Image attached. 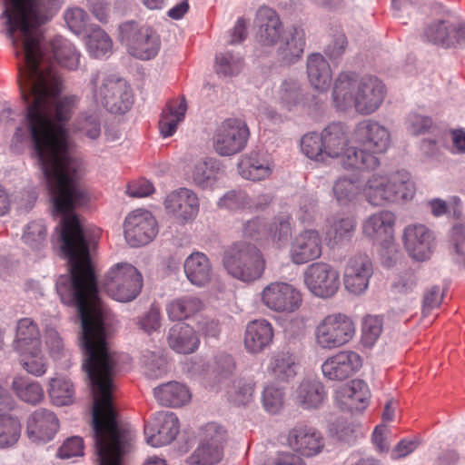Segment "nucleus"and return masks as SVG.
<instances>
[{
	"instance_id": "61",
	"label": "nucleus",
	"mask_w": 465,
	"mask_h": 465,
	"mask_svg": "<svg viewBox=\"0 0 465 465\" xmlns=\"http://www.w3.org/2000/svg\"><path fill=\"white\" fill-rule=\"evenodd\" d=\"M86 12L78 7L70 8L64 14V20L69 29L76 35H79L86 25Z\"/></svg>"
},
{
	"instance_id": "33",
	"label": "nucleus",
	"mask_w": 465,
	"mask_h": 465,
	"mask_svg": "<svg viewBox=\"0 0 465 465\" xmlns=\"http://www.w3.org/2000/svg\"><path fill=\"white\" fill-rule=\"evenodd\" d=\"M153 395L161 405L173 408L185 405L192 397L189 389L177 381H169L156 387Z\"/></svg>"
},
{
	"instance_id": "29",
	"label": "nucleus",
	"mask_w": 465,
	"mask_h": 465,
	"mask_svg": "<svg viewBox=\"0 0 465 465\" xmlns=\"http://www.w3.org/2000/svg\"><path fill=\"white\" fill-rule=\"evenodd\" d=\"M237 167L242 178L261 181L271 175L273 165L269 159L260 153L251 152L242 157Z\"/></svg>"
},
{
	"instance_id": "30",
	"label": "nucleus",
	"mask_w": 465,
	"mask_h": 465,
	"mask_svg": "<svg viewBox=\"0 0 465 465\" xmlns=\"http://www.w3.org/2000/svg\"><path fill=\"white\" fill-rule=\"evenodd\" d=\"M41 345V333L36 322L31 318L20 319L16 324L14 350L17 353L25 352L29 350L35 351Z\"/></svg>"
},
{
	"instance_id": "18",
	"label": "nucleus",
	"mask_w": 465,
	"mask_h": 465,
	"mask_svg": "<svg viewBox=\"0 0 465 465\" xmlns=\"http://www.w3.org/2000/svg\"><path fill=\"white\" fill-rule=\"evenodd\" d=\"M373 273L372 263L368 255L358 253L351 257L344 270V285L351 293L361 294L369 286Z\"/></svg>"
},
{
	"instance_id": "13",
	"label": "nucleus",
	"mask_w": 465,
	"mask_h": 465,
	"mask_svg": "<svg viewBox=\"0 0 465 465\" xmlns=\"http://www.w3.org/2000/svg\"><path fill=\"white\" fill-rule=\"evenodd\" d=\"M180 430L179 420L169 411L158 412L153 420L144 426L146 442L153 447H161L173 441Z\"/></svg>"
},
{
	"instance_id": "40",
	"label": "nucleus",
	"mask_w": 465,
	"mask_h": 465,
	"mask_svg": "<svg viewBox=\"0 0 465 465\" xmlns=\"http://www.w3.org/2000/svg\"><path fill=\"white\" fill-rule=\"evenodd\" d=\"M203 307V302L198 297L185 295L168 303L166 311L170 320L181 322L195 315Z\"/></svg>"
},
{
	"instance_id": "32",
	"label": "nucleus",
	"mask_w": 465,
	"mask_h": 465,
	"mask_svg": "<svg viewBox=\"0 0 465 465\" xmlns=\"http://www.w3.org/2000/svg\"><path fill=\"white\" fill-rule=\"evenodd\" d=\"M168 343L178 353L188 354L197 349L199 338L193 327L184 322H179L170 329Z\"/></svg>"
},
{
	"instance_id": "28",
	"label": "nucleus",
	"mask_w": 465,
	"mask_h": 465,
	"mask_svg": "<svg viewBox=\"0 0 465 465\" xmlns=\"http://www.w3.org/2000/svg\"><path fill=\"white\" fill-rule=\"evenodd\" d=\"M183 270L188 281L197 287L205 286L212 280V264L203 252L191 253L184 261Z\"/></svg>"
},
{
	"instance_id": "19",
	"label": "nucleus",
	"mask_w": 465,
	"mask_h": 465,
	"mask_svg": "<svg viewBox=\"0 0 465 465\" xmlns=\"http://www.w3.org/2000/svg\"><path fill=\"white\" fill-rule=\"evenodd\" d=\"M404 246L417 261L429 259L434 248L433 232L423 224H410L403 232Z\"/></svg>"
},
{
	"instance_id": "4",
	"label": "nucleus",
	"mask_w": 465,
	"mask_h": 465,
	"mask_svg": "<svg viewBox=\"0 0 465 465\" xmlns=\"http://www.w3.org/2000/svg\"><path fill=\"white\" fill-rule=\"evenodd\" d=\"M223 264L232 278L243 282L260 279L265 270V260L261 251L246 242L229 246L223 252Z\"/></svg>"
},
{
	"instance_id": "52",
	"label": "nucleus",
	"mask_w": 465,
	"mask_h": 465,
	"mask_svg": "<svg viewBox=\"0 0 465 465\" xmlns=\"http://www.w3.org/2000/svg\"><path fill=\"white\" fill-rule=\"evenodd\" d=\"M23 242L32 250H41L45 245L46 228L42 221L29 223L22 236Z\"/></svg>"
},
{
	"instance_id": "5",
	"label": "nucleus",
	"mask_w": 465,
	"mask_h": 465,
	"mask_svg": "<svg viewBox=\"0 0 465 465\" xmlns=\"http://www.w3.org/2000/svg\"><path fill=\"white\" fill-rule=\"evenodd\" d=\"M91 83L94 101L108 112L122 114L131 108L134 97L124 79L114 74H96Z\"/></svg>"
},
{
	"instance_id": "2",
	"label": "nucleus",
	"mask_w": 465,
	"mask_h": 465,
	"mask_svg": "<svg viewBox=\"0 0 465 465\" xmlns=\"http://www.w3.org/2000/svg\"><path fill=\"white\" fill-rule=\"evenodd\" d=\"M384 97V84L375 76L357 79L353 74L341 73L334 82L332 103L340 111L354 108L358 114L368 115L381 106Z\"/></svg>"
},
{
	"instance_id": "45",
	"label": "nucleus",
	"mask_w": 465,
	"mask_h": 465,
	"mask_svg": "<svg viewBox=\"0 0 465 465\" xmlns=\"http://www.w3.org/2000/svg\"><path fill=\"white\" fill-rule=\"evenodd\" d=\"M279 97L289 111L304 104V94L296 80H284L280 87Z\"/></svg>"
},
{
	"instance_id": "51",
	"label": "nucleus",
	"mask_w": 465,
	"mask_h": 465,
	"mask_svg": "<svg viewBox=\"0 0 465 465\" xmlns=\"http://www.w3.org/2000/svg\"><path fill=\"white\" fill-rule=\"evenodd\" d=\"M449 242L455 262L465 266V228L462 223L453 224L449 233Z\"/></svg>"
},
{
	"instance_id": "3",
	"label": "nucleus",
	"mask_w": 465,
	"mask_h": 465,
	"mask_svg": "<svg viewBox=\"0 0 465 465\" xmlns=\"http://www.w3.org/2000/svg\"><path fill=\"white\" fill-rule=\"evenodd\" d=\"M366 201L373 206H385L403 200H411L415 186L406 171L389 174L373 173L363 187Z\"/></svg>"
},
{
	"instance_id": "9",
	"label": "nucleus",
	"mask_w": 465,
	"mask_h": 465,
	"mask_svg": "<svg viewBox=\"0 0 465 465\" xmlns=\"http://www.w3.org/2000/svg\"><path fill=\"white\" fill-rule=\"evenodd\" d=\"M249 136L250 131L243 120L228 118L215 129L213 146L221 156L234 155L245 148Z\"/></svg>"
},
{
	"instance_id": "23",
	"label": "nucleus",
	"mask_w": 465,
	"mask_h": 465,
	"mask_svg": "<svg viewBox=\"0 0 465 465\" xmlns=\"http://www.w3.org/2000/svg\"><path fill=\"white\" fill-rule=\"evenodd\" d=\"M429 42L446 47L465 44V24L454 25L445 20L431 23L424 31Z\"/></svg>"
},
{
	"instance_id": "6",
	"label": "nucleus",
	"mask_w": 465,
	"mask_h": 465,
	"mask_svg": "<svg viewBox=\"0 0 465 465\" xmlns=\"http://www.w3.org/2000/svg\"><path fill=\"white\" fill-rule=\"evenodd\" d=\"M117 39L132 56L140 60L155 57L161 47V38L157 32L134 20L119 25Z\"/></svg>"
},
{
	"instance_id": "59",
	"label": "nucleus",
	"mask_w": 465,
	"mask_h": 465,
	"mask_svg": "<svg viewBox=\"0 0 465 465\" xmlns=\"http://www.w3.org/2000/svg\"><path fill=\"white\" fill-rule=\"evenodd\" d=\"M382 331V321L379 316H367L362 322V341L372 346Z\"/></svg>"
},
{
	"instance_id": "24",
	"label": "nucleus",
	"mask_w": 465,
	"mask_h": 465,
	"mask_svg": "<svg viewBox=\"0 0 465 465\" xmlns=\"http://www.w3.org/2000/svg\"><path fill=\"white\" fill-rule=\"evenodd\" d=\"M396 217L390 211H380L369 216L363 223L366 237L379 244H387L393 240Z\"/></svg>"
},
{
	"instance_id": "60",
	"label": "nucleus",
	"mask_w": 465,
	"mask_h": 465,
	"mask_svg": "<svg viewBox=\"0 0 465 465\" xmlns=\"http://www.w3.org/2000/svg\"><path fill=\"white\" fill-rule=\"evenodd\" d=\"M283 401V392L274 386H268L262 393V403L265 410L270 413H277Z\"/></svg>"
},
{
	"instance_id": "39",
	"label": "nucleus",
	"mask_w": 465,
	"mask_h": 465,
	"mask_svg": "<svg viewBox=\"0 0 465 465\" xmlns=\"http://www.w3.org/2000/svg\"><path fill=\"white\" fill-rule=\"evenodd\" d=\"M186 111L187 104L183 97L179 103L172 102L166 105L159 121V129L163 137L172 136L175 133L177 125L183 120Z\"/></svg>"
},
{
	"instance_id": "56",
	"label": "nucleus",
	"mask_w": 465,
	"mask_h": 465,
	"mask_svg": "<svg viewBox=\"0 0 465 465\" xmlns=\"http://www.w3.org/2000/svg\"><path fill=\"white\" fill-rule=\"evenodd\" d=\"M201 437L202 442L223 449L227 439V432L221 425L210 422L202 428Z\"/></svg>"
},
{
	"instance_id": "44",
	"label": "nucleus",
	"mask_w": 465,
	"mask_h": 465,
	"mask_svg": "<svg viewBox=\"0 0 465 465\" xmlns=\"http://www.w3.org/2000/svg\"><path fill=\"white\" fill-rule=\"evenodd\" d=\"M21 436V423L17 417L0 416V448L5 449L16 444Z\"/></svg>"
},
{
	"instance_id": "26",
	"label": "nucleus",
	"mask_w": 465,
	"mask_h": 465,
	"mask_svg": "<svg viewBox=\"0 0 465 465\" xmlns=\"http://www.w3.org/2000/svg\"><path fill=\"white\" fill-rule=\"evenodd\" d=\"M273 336V328L268 321L250 322L245 330L244 346L251 353H260L272 344Z\"/></svg>"
},
{
	"instance_id": "17",
	"label": "nucleus",
	"mask_w": 465,
	"mask_h": 465,
	"mask_svg": "<svg viewBox=\"0 0 465 465\" xmlns=\"http://www.w3.org/2000/svg\"><path fill=\"white\" fill-rule=\"evenodd\" d=\"M322 240L318 231L307 229L297 234L290 249L291 261L297 265L304 264L321 257Z\"/></svg>"
},
{
	"instance_id": "43",
	"label": "nucleus",
	"mask_w": 465,
	"mask_h": 465,
	"mask_svg": "<svg viewBox=\"0 0 465 465\" xmlns=\"http://www.w3.org/2000/svg\"><path fill=\"white\" fill-rule=\"evenodd\" d=\"M48 394L54 405L65 406L73 403L74 388L70 380L55 377L49 381Z\"/></svg>"
},
{
	"instance_id": "21",
	"label": "nucleus",
	"mask_w": 465,
	"mask_h": 465,
	"mask_svg": "<svg viewBox=\"0 0 465 465\" xmlns=\"http://www.w3.org/2000/svg\"><path fill=\"white\" fill-rule=\"evenodd\" d=\"M164 206L168 213L184 223L196 217L199 212V199L192 190L180 188L167 195Z\"/></svg>"
},
{
	"instance_id": "49",
	"label": "nucleus",
	"mask_w": 465,
	"mask_h": 465,
	"mask_svg": "<svg viewBox=\"0 0 465 465\" xmlns=\"http://www.w3.org/2000/svg\"><path fill=\"white\" fill-rule=\"evenodd\" d=\"M223 458V450L220 447H213L203 442L188 457L190 465H213Z\"/></svg>"
},
{
	"instance_id": "25",
	"label": "nucleus",
	"mask_w": 465,
	"mask_h": 465,
	"mask_svg": "<svg viewBox=\"0 0 465 465\" xmlns=\"http://www.w3.org/2000/svg\"><path fill=\"white\" fill-rule=\"evenodd\" d=\"M305 46V33L301 27H292L284 32L277 48L281 63L292 64L302 55Z\"/></svg>"
},
{
	"instance_id": "63",
	"label": "nucleus",
	"mask_w": 465,
	"mask_h": 465,
	"mask_svg": "<svg viewBox=\"0 0 465 465\" xmlns=\"http://www.w3.org/2000/svg\"><path fill=\"white\" fill-rule=\"evenodd\" d=\"M235 371V362L229 354L221 353L216 356L214 371L219 381L230 378Z\"/></svg>"
},
{
	"instance_id": "36",
	"label": "nucleus",
	"mask_w": 465,
	"mask_h": 465,
	"mask_svg": "<svg viewBox=\"0 0 465 465\" xmlns=\"http://www.w3.org/2000/svg\"><path fill=\"white\" fill-rule=\"evenodd\" d=\"M221 173L220 162L213 157H205L194 163L192 170V179L200 188L207 189L215 184Z\"/></svg>"
},
{
	"instance_id": "37",
	"label": "nucleus",
	"mask_w": 465,
	"mask_h": 465,
	"mask_svg": "<svg viewBox=\"0 0 465 465\" xmlns=\"http://www.w3.org/2000/svg\"><path fill=\"white\" fill-rule=\"evenodd\" d=\"M268 371L279 381H289L296 375V358L289 351H278L270 359Z\"/></svg>"
},
{
	"instance_id": "14",
	"label": "nucleus",
	"mask_w": 465,
	"mask_h": 465,
	"mask_svg": "<svg viewBox=\"0 0 465 465\" xmlns=\"http://www.w3.org/2000/svg\"><path fill=\"white\" fill-rule=\"evenodd\" d=\"M355 140L365 150L375 155L387 151L391 135L388 129L373 120H363L355 128Z\"/></svg>"
},
{
	"instance_id": "38",
	"label": "nucleus",
	"mask_w": 465,
	"mask_h": 465,
	"mask_svg": "<svg viewBox=\"0 0 465 465\" xmlns=\"http://www.w3.org/2000/svg\"><path fill=\"white\" fill-rule=\"evenodd\" d=\"M341 164L345 169L373 170L380 165V160L362 146L349 147L341 156Z\"/></svg>"
},
{
	"instance_id": "11",
	"label": "nucleus",
	"mask_w": 465,
	"mask_h": 465,
	"mask_svg": "<svg viewBox=\"0 0 465 465\" xmlns=\"http://www.w3.org/2000/svg\"><path fill=\"white\" fill-rule=\"evenodd\" d=\"M157 232L156 220L146 210H135L125 218L124 237L132 247L149 243L156 236Z\"/></svg>"
},
{
	"instance_id": "8",
	"label": "nucleus",
	"mask_w": 465,
	"mask_h": 465,
	"mask_svg": "<svg viewBox=\"0 0 465 465\" xmlns=\"http://www.w3.org/2000/svg\"><path fill=\"white\" fill-rule=\"evenodd\" d=\"M355 333L352 320L342 313L329 314L315 329V341L322 349H335L349 342Z\"/></svg>"
},
{
	"instance_id": "48",
	"label": "nucleus",
	"mask_w": 465,
	"mask_h": 465,
	"mask_svg": "<svg viewBox=\"0 0 465 465\" xmlns=\"http://www.w3.org/2000/svg\"><path fill=\"white\" fill-rule=\"evenodd\" d=\"M18 353L21 357L20 363L28 373L36 377L45 373L47 370L46 358L44 356L41 347H38L35 351L29 350Z\"/></svg>"
},
{
	"instance_id": "53",
	"label": "nucleus",
	"mask_w": 465,
	"mask_h": 465,
	"mask_svg": "<svg viewBox=\"0 0 465 465\" xmlns=\"http://www.w3.org/2000/svg\"><path fill=\"white\" fill-rule=\"evenodd\" d=\"M75 129L83 135L95 140L101 134V121L96 112L81 114L75 123Z\"/></svg>"
},
{
	"instance_id": "15",
	"label": "nucleus",
	"mask_w": 465,
	"mask_h": 465,
	"mask_svg": "<svg viewBox=\"0 0 465 465\" xmlns=\"http://www.w3.org/2000/svg\"><path fill=\"white\" fill-rule=\"evenodd\" d=\"M361 365V357L357 352L341 351L325 360L322 371L326 379L341 381L356 373Z\"/></svg>"
},
{
	"instance_id": "42",
	"label": "nucleus",
	"mask_w": 465,
	"mask_h": 465,
	"mask_svg": "<svg viewBox=\"0 0 465 465\" xmlns=\"http://www.w3.org/2000/svg\"><path fill=\"white\" fill-rule=\"evenodd\" d=\"M86 47L93 57L102 58L112 54L113 41L104 30L96 25L87 35Z\"/></svg>"
},
{
	"instance_id": "16",
	"label": "nucleus",
	"mask_w": 465,
	"mask_h": 465,
	"mask_svg": "<svg viewBox=\"0 0 465 465\" xmlns=\"http://www.w3.org/2000/svg\"><path fill=\"white\" fill-rule=\"evenodd\" d=\"M58 429L56 415L47 409L40 408L28 417L25 433L31 442L41 444L52 440Z\"/></svg>"
},
{
	"instance_id": "55",
	"label": "nucleus",
	"mask_w": 465,
	"mask_h": 465,
	"mask_svg": "<svg viewBox=\"0 0 465 465\" xmlns=\"http://www.w3.org/2000/svg\"><path fill=\"white\" fill-rule=\"evenodd\" d=\"M218 206L230 211H238L250 206V199L243 191L232 190L219 199Z\"/></svg>"
},
{
	"instance_id": "50",
	"label": "nucleus",
	"mask_w": 465,
	"mask_h": 465,
	"mask_svg": "<svg viewBox=\"0 0 465 465\" xmlns=\"http://www.w3.org/2000/svg\"><path fill=\"white\" fill-rule=\"evenodd\" d=\"M301 148L308 158L319 162H324L327 159L321 134L309 133L304 134L301 140Z\"/></svg>"
},
{
	"instance_id": "58",
	"label": "nucleus",
	"mask_w": 465,
	"mask_h": 465,
	"mask_svg": "<svg viewBox=\"0 0 465 465\" xmlns=\"http://www.w3.org/2000/svg\"><path fill=\"white\" fill-rule=\"evenodd\" d=\"M269 234L279 246L286 244L292 236L290 219L284 217L276 219L269 227Z\"/></svg>"
},
{
	"instance_id": "57",
	"label": "nucleus",
	"mask_w": 465,
	"mask_h": 465,
	"mask_svg": "<svg viewBox=\"0 0 465 465\" xmlns=\"http://www.w3.org/2000/svg\"><path fill=\"white\" fill-rule=\"evenodd\" d=\"M253 385L244 379H238L233 381L229 391L231 400L237 405L248 404L252 397Z\"/></svg>"
},
{
	"instance_id": "46",
	"label": "nucleus",
	"mask_w": 465,
	"mask_h": 465,
	"mask_svg": "<svg viewBox=\"0 0 465 465\" xmlns=\"http://www.w3.org/2000/svg\"><path fill=\"white\" fill-rule=\"evenodd\" d=\"M216 73L225 77L237 75L243 67V59L232 52L220 53L215 57Z\"/></svg>"
},
{
	"instance_id": "41",
	"label": "nucleus",
	"mask_w": 465,
	"mask_h": 465,
	"mask_svg": "<svg viewBox=\"0 0 465 465\" xmlns=\"http://www.w3.org/2000/svg\"><path fill=\"white\" fill-rule=\"evenodd\" d=\"M12 389L21 401L28 404L36 405L45 397L44 390L38 381L24 377L14 378Z\"/></svg>"
},
{
	"instance_id": "22",
	"label": "nucleus",
	"mask_w": 465,
	"mask_h": 465,
	"mask_svg": "<svg viewBox=\"0 0 465 465\" xmlns=\"http://www.w3.org/2000/svg\"><path fill=\"white\" fill-rule=\"evenodd\" d=\"M258 31L257 42L263 47L279 44L283 34L282 24L274 10L267 6L261 7L256 15Z\"/></svg>"
},
{
	"instance_id": "27",
	"label": "nucleus",
	"mask_w": 465,
	"mask_h": 465,
	"mask_svg": "<svg viewBox=\"0 0 465 465\" xmlns=\"http://www.w3.org/2000/svg\"><path fill=\"white\" fill-rule=\"evenodd\" d=\"M336 400L349 410H364L370 398V391L362 380H352L336 391Z\"/></svg>"
},
{
	"instance_id": "35",
	"label": "nucleus",
	"mask_w": 465,
	"mask_h": 465,
	"mask_svg": "<svg viewBox=\"0 0 465 465\" xmlns=\"http://www.w3.org/2000/svg\"><path fill=\"white\" fill-rule=\"evenodd\" d=\"M321 134L327 158H338L348 145L347 129L341 123L329 124Z\"/></svg>"
},
{
	"instance_id": "31",
	"label": "nucleus",
	"mask_w": 465,
	"mask_h": 465,
	"mask_svg": "<svg viewBox=\"0 0 465 465\" xmlns=\"http://www.w3.org/2000/svg\"><path fill=\"white\" fill-rule=\"evenodd\" d=\"M307 74L312 86L319 92L330 89L332 76L327 60L321 54H312L307 59Z\"/></svg>"
},
{
	"instance_id": "54",
	"label": "nucleus",
	"mask_w": 465,
	"mask_h": 465,
	"mask_svg": "<svg viewBox=\"0 0 465 465\" xmlns=\"http://www.w3.org/2000/svg\"><path fill=\"white\" fill-rule=\"evenodd\" d=\"M359 192V183L351 178H339L333 185L334 196L341 204H347L354 200Z\"/></svg>"
},
{
	"instance_id": "62",
	"label": "nucleus",
	"mask_w": 465,
	"mask_h": 465,
	"mask_svg": "<svg viewBox=\"0 0 465 465\" xmlns=\"http://www.w3.org/2000/svg\"><path fill=\"white\" fill-rule=\"evenodd\" d=\"M58 456L61 459H70L84 454V441L78 436L67 439L58 449Z\"/></svg>"
},
{
	"instance_id": "10",
	"label": "nucleus",
	"mask_w": 465,
	"mask_h": 465,
	"mask_svg": "<svg viewBox=\"0 0 465 465\" xmlns=\"http://www.w3.org/2000/svg\"><path fill=\"white\" fill-rule=\"evenodd\" d=\"M304 283L313 295L330 298L339 290L340 273L329 263L313 262L304 272Z\"/></svg>"
},
{
	"instance_id": "34",
	"label": "nucleus",
	"mask_w": 465,
	"mask_h": 465,
	"mask_svg": "<svg viewBox=\"0 0 465 465\" xmlns=\"http://www.w3.org/2000/svg\"><path fill=\"white\" fill-rule=\"evenodd\" d=\"M325 398L324 386L316 380H303L295 392L296 403L305 410L319 408Z\"/></svg>"
},
{
	"instance_id": "12",
	"label": "nucleus",
	"mask_w": 465,
	"mask_h": 465,
	"mask_svg": "<svg viewBox=\"0 0 465 465\" xmlns=\"http://www.w3.org/2000/svg\"><path fill=\"white\" fill-rule=\"evenodd\" d=\"M261 295L262 303L277 312H292L302 302L301 292L292 285L282 282L268 284Z\"/></svg>"
},
{
	"instance_id": "20",
	"label": "nucleus",
	"mask_w": 465,
	"mask_h": 465,
	"mask_svg": "<svg viewBox=\"0 0 465 465\" xmlns=\"http://www.w3.org/2000/svg\"><path fill=\"white\" fill-rule=\"evenodd\" d=\"M288 443L294 451L306 457L319 454L324 447L322 434L304 424H297L289 431Z\"/></svg>"
},
{
	"instance_id": "7",
	"label": "nucleus",
	"mask_w": 465,
	"mask_h": 465,
	"mask_svg": "<svg viewBox=\"0 0 465 465\" xmlns=\"http://www.w3.org/2000/svg\"><path fill=\"white\" fill-rule=\"evenodd\" d=\"M107 294L114 300L127 302L136 298L143 287V277L130 263L120 262L112 267L103 282Z\"/></svg>"
},
{
	"instance_id": "64",
	"label": "nucleus",
	"mask_w": 465,
	"mask_h": 465,
	"mask_svg": "<svg viewBox=\"0 0 465 465\" xmlns=\"http://www.w3.org/2000/svg\"><path fill=\"white\" fill-rule=\"evenodd\" d=\"M160 311L155 307H151L150 310L139 319L138 325L147 334L156 331L161 326Z\"/></svg>"
},
{
	"instance_id": "47",
	"label": "nucleus",
	"mask_w": 465,
	"mask_h": 465,
	"mask_svg": "<svg viewBox=\"0 0 465 465\" xmlns=\"http://www.w3.org/2000/svg\"><path fill=\"white\" fill-rule=\"evenodd\" d=\"M356 229V221L352 217H337L334 218L328 230L329 236L335 243L350 241Z\"/></svg>"
},
{
	"instance_id": "1",
	"label": "nucleus",
	"mask_w": 465,
	"mask_h": 465,
	"mask_svg": "<svg viewBox=\"0 0 465 465\" xmlns=\"http://www.w3.org/2000/svg\"><path fill=\"white\" fill-rule=\"evenodd\" d=\"M0 15L19 60V87L25 114L13 136L15 145L29 143L45 178L54 213L62 218L59 236H99L72 211L85 205L89 196L80 183L82 162L74 155L66 128L77 98L60 97L62 81L51 56L62 66L78 68L80 54L67 39L57 36L44 43L41 25L63 0H0Z\"/></svg>"
}]
</instances>
